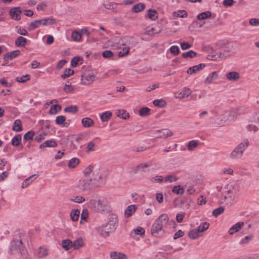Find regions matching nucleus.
<instances>
[{"mask_svg":"<svg viewBox=\"0 0 259 259\" xmlns=\"http://www.w3.org/2000/svg\"><path fill=\"white\" fill-rule=\"evenodd\" d=\"M197 53L193 50H190L187 52L183 53L182 56L184 58H193L197 56Z\"/></svg>","mask_w":259,"mask_h":259,"instance_id":"nucleus-36","label":"nucleus"},{"mask_svg":"<svg viewBox=\"0 0 259 259\" xmlns=\"http://www.w3.org/2000/svg\"><path fill=\"white\" fill-rule=\"evenodd\" d=\"M198 145V142L195 140H191L188 144V148L189 150H192Z\"/></svg>","mask_w":259,"mask_h":259,"instance_id":"nucleus-50","label":"nucleus"},{"mask_svg":"<svg viewBox=\"0 0 259 259\" xmlns=\"http://www.w3.org/2000/svg\"><path fill=\"white\" fill-rule=\"evenodd\" d=\"M172 191L173 193L178 195H182L184 193L183 188L181 187L180 185L174 187Z\"/></svg>","mask_w":259,"mask_h":259,"instance_id":"nucleus-45","label":"nucleus"},{"mask_svg":"<svg viewBox=\"0 0 259 259\" xmlns=\"http://www.w3.org/2000/svg\"><path fill=\"white\" fill-rule=\"evenodd\" d=\"M12 130L15 132H19L22 131V122L20 119H16L13 124Z\"/></svg>","mask_w":259,"mask_h":259,"instance_id":"nucleus-26","label":"nucleus"},{"mask_svg":"<svg viewBox=\"0 0 259 259\" xmlns=\"http://www.w3.org/2000/svg\"><path fill=\"white\" fill-rule=\"evenodd\" d=\"M61 244L62 248L66 251L73 248V242L69 239H63Z\"/></svg>","mask_w":259,"mask_h":259,"instance_id":"nucleus-19","label":"nucleus"},{"mask_svg":"<svg viewBox=\"0 0 259 259\" xmlns=\"http://www.w3.org/2000/svg\"><path fill=\"white\" fill-rule=\"evenodd\" d=\"M23 235L20 231H16L12 240L9 252L11 254L20 253L23 258H27L28 256V252L25 247L22 239Z\"/></svg>","mask_w":259,"mask_h":259,"instance_id":"nucleus-1","label":"nucleus"},{"mask_svg":"<svg viewBox=\"0 0 259 259\" xmlns=\"http://www.w3.org/2000/svg\"><path fill=\"white\" fill-rule=\"evenodd\" d=\"M170 52L174 55L177 56L180 53L179 48L177 46H172L170 48Z\"/></svg>","mask_w":259,"mask_h":259,"instance_id":"nucleus-56","label":"nucleus"},{"mask_svg":"<svg viewBox=\"0 0 259 259\" xmlns=\"http://www.w3.org/2000/svg\"><path fill=\"white\" fill-rule=\"evenodd\" d=\"M173 15L180 18H186L188 16V13L185 10H179L177 12H174Z\"/></svg>","mask_w":259,"mask_h":259,"instance_id":"nucleus-42","label":"nucleus"},{"mask_svg":"<svg viewBox=\"0 0 259 259\" xmlns=\"http://www.w3.org/2000/svg\"><path fill=\"white\" fill-rule=\"evenodd\" d=\"M90 207L96 211H104L107 209V201L105 199L96 200L90 199L88 202Z\"/></svg>","mask_w":259,"mask_h":259,"instance_id":"nucleus-4","label":"nucleus"},{"mask_svg":"<svg viewBox=\"0 0 259 259\" xmlns=\"http://www.w3.org/2000/svg\"><path fill=\"white\" fill-rule=\"evenodd\" d=\"M72 39L75 41H79L81 40V34L77 31H74L71 34Z\"/></svg>","mask_w":259,"mask_h":259,"instance_id":"nucleus-46","label":"nucleus"},{"mask_svg":"<svg viewBox=\"0 0 259 259\" xmlns=\"http://www.w3.org/2000/svg\"><path fill=\"white\" fill-rule=\"evenodd\" d=\"M135 234L142 235L145 233V230L144 228L140 227H137L136 229L133 230Z\"/></svg>","mask_w":259,"mask_h":259,"instance_id":"nucleus-63","label":"nucleus"},{"mask_svg":"<svg viewBox=\"0 0 259 259\" xmlns=\"http://www.w3.org/2000/svg\"><path fill=\"white\" fill-rule=\"evenodd\" d=\"M80 215V211L78 209L72 210L70 214V218L73 222H76L78 220Z\"/></svg>","mask_w":259,"mask_h":259,"instance_id":"nucleus-33","label":"nucleus"},{"mask_svg":"<svg viewBox=\"0 0 259 259\" xmlns=\"http://www.w3.org/2000/svg\"><path fill=\"white\" fill-rule=\"evenodd\" d=\"M147 16L151 20H156L158 18V13L155 10L149 9Z\"/></svg>","mask_w":259,"mask_h":259,"instance_id":"nucleus-32","label":"nucleus"},{"mask_svg":"<svg viewBox=\"0 0 259 259\" xmlns=\"http://www.w3.org/2000/svg\"><path fill=\"white\" fill-rule=\"evenodd\" d=\"M145 7L144 3H140L133 6L132 11L135 13H139L143 11L145 9Z\"/></svg>","mask_w":259,"mask_h":259,"instance_id":"nucleus-28","label":"nucleus"},{"mask_svg":"<svg viewBox=\"0 0 259 259\" xmlns=\"http://www.w3.org/2000/svg\"><path fill=\"white\" fill-rule=\"evenodd\" d=\"M218 73L215 71L212 72L211 74H210L205 79L204 81L205 84H210L212 83V81L214 79H216L218 78Z\"/></svg>","mask_w":259,"mask_h":259,"instance_id":"nucleus-25","label":"nucleus"},{"mask_svg":"<svg viewBox=\"0 0 259 259\" xmlns=\"http://www.w3.org/2000/svg\"><path fill=\"white\" fill-rule=\"evenodd\" d=\"M83 63V59L78 56L73 57L71 60L70 65L72 67H75L79 64Z\"/></svg>","mask_w":259,"mask_h":259,"instance_id":"nucleus-23","label":"nucleus"},{"mask_svg":"<svg viewBox=\"0 0 259 259\" xmlns=\"http://www.w3.org/2000/svg\"><path fill=\"white\" fill-rule=\"evenodd\" d=\"M48 254V251L47 250L42 248L39 247V252H38V256L39 257H44L46 256H47Z\"/></svg>","mask_w":259,"mask_h":259,"instance_id":"nucleus-60","label":"nucleus"},{"mask_svg":"<svg viewBox=\"0 0 259 259\" xmlns=\"http://www.w3.org/2000/svg\"><path fill=\"white\" fill-rule=\"evenodd\" d=\"M57 143L54 139L47 140L39 145V148L42 149L47 147H56L57 146Z\"/></svg>","mask_w":259,"mask_h":259,"instance_id":"nucleus-16","label":"nucleus"},{"mask_svg":"<svg viewBox=\"0 0 259 259\" xmlns=\"http://www.w3.org/2000/svg\"><path fill=\"white\" fill-rule=\"evenodd\" d=\"M249 24L253 26H259V19L252 18L249 20Z\"/></svg>","mask_w":259,"mask_h":259,"instance_id":"nucleus-64","label":"nucleus"},{"mask_svg":"<svg viewBox=\"0 0 259 259\" xmlns=\"http://www.w3.org/2000/svg\"><path fill=\"white\" fill-rule=\"evenodd\" d=\"M243 226V222H240L233 225L229 230L228 233L230 235H233L239 232Z\"/></svg>","mask_w":259,"mask_h":259,"instance_id":"nucleus-15","label":"nucleus"},{"mask_svg":"<svg viewBox=\"0 0 259 259\" xmlns=\"http://www.w3.org/2000/svg\"><path fill=\"white\" fill-rule=\"evenodd\" d=\"M38 177V175L34 174L27 178L22 184L21 187L24 189L29 186L33 180L36 179Z\"/></svg>","mask_w":259,"mask_h":259,"instance_id":"nucleus-21","label":"nucleus"},{"mask_svg":"<svg viewBox=\"0 0 259 259\" xmlns=\"http://www.w3.org/2000/svg\"><path fill=\"white\" fill-rule=\"evenodd\" d=\"M117 226V219L114 215H111L109 222L106 224L97 228V231L99 235L103 237L109 236L110 233L114 232Z\"/></svg>","mask_w":259,"mask_h":259,"instance_id":"nucleus-3","label":"nucleus"},{"mask_svg":"<svg viewBox=\"0 0 259 259\" xmlns=\"http://www.w3.org/2000/svg\"><path fill=\"white\" fill-rule=\"evenodd\" d=\"M71 200L73 202L80 203L84 202L85 201V198L82 196H76L73 197V198L71 199Z\"/></svg>","mask_w":259,"mask_h":259,"instance_id":"nucleus-58","label":"nucleus"},{"mask_svg":"<svg viewBox=\"0 0 259 259\" xmlns=\"http://www.w3.org/2000/svg\"><path fill=\"white\" fill-rule=\"evenodd\" d=\"M155 222L156 223H158L162 229L166 227L168 224L175 225V222L174 220L170 221L168 215L165 213L161 214L158 219L155 220Z\"/></svg>","mask_w":259,"mask_h":259,"instance_id":"nucleus-6","label":"nucleus"},{"mask_svg":"<svg viewBox=\"0 0 259 259\" xmlns=\"http://www.w3.org/2000/svg\"><path fill=\"white\" fill-rule=\"evenodd\" d=\"M159 135L156 136L157 138H166L173 135V133L168 129H163L157 131Z\"/></svg>","mask_w":259,"mask_h":259,"instance_id":"nucleus-14","label":"nucleus"},{"mask_svg":"<svg viewBox=\"0 0 259 259\" xmlns=\"http://www.w3.org/2000/svg\"><path fill=\"white\" fill-rule=\"evenodd\" d=\"M79 159L76 157H74L69 160L68 163V166L70 168H74L79 164Z\"/></svg>","mask_w":259,"mask_h":259,"instance_id":"nucleus-38","label":"nucleus"},{"mask_svg":"<svg viewBox=\"0 0 259 259\" xmlns=\"http://www.w3.org/2000/svg\"><path fill=\"white\" fill-rule=\"evenodd\" d=\"M81 123L83 127L89 128L94 125V120L90 117H84L81 120Z\"/></svg>","mask_w":259,"mask_h":259,"instance_id":"nucleus-20","label":"nucleus"},{"mask_svg":"<svg viewBox=\"0 0 259 259\" xmlns=\"http://www.w3.org/2000/svg\"><path fill=\"white\" fill-rule=\"evenodd\" d=\"M102 56L105 58H110L113 56V53L109 50H106L102 53Z\"/></svg>","mask_w":259,"mask_h":259,"instance_id":"nucleus-62","label":"nucleus"},{"mask_svg":"<svg viewBox=\"0 0 259 259\" xmlns=\"http://www.w3.org/2000/svg\"><path fill=\"white\" fill-rule=\"evenodd\" d=\"M243 154V143H240L231 153L230 157L233 159H238L242 157Z\"/></svg>","mask_w":259,"mask_h":259,"instance_id":"nucleus-9","label":"nucleus"},{"mask_svg":"<svg viewBox=\"0 0 259 259\" xmlns=\"http://www.w3.org/2000/svg\"><path fill=\"white\" fill-rule=\"evenodd\" d=\"M137 207L135 204H132L127 206L124 211V215L126 218H129L135 212Z\"/></svg>","mask_w":259,"mask_h":259,"instance_id":"nucleus-18","label":"nucleus"},{"mask_svg":"<svg viewBox=\"0 0 259 259\" xmlns=\"http://www.w3.org/2000/svg\"><path fill=\"white\" fill-rule=\"evenodd\" d=\"M66 121V117L63 115L58 116L55 120V122L57 125H63Z\"/></svg>","mask_w":259,"mask_h":259,"instance_id":"nucleus-48","label":"nucleus"},{"mask_svg":"<svg viewBox=\"0 0 259 259\" xmlns=\"http://www.w3.org/2000/svg\"><path fill=\"white\" fill-rule=\"evenodd\" d=\"M74 73V71L73 70H72L70 68L66 69L64 71V73L61 75V77L64 79L66 78L73 75Z\"/></svg>","mask_w":259,"mask_h":259,"instance_id":"nucleus-44","label":"nucleus"},{"mask_svg":"<svg viewBox=\"0 0 259 259\" xmlns=\"http://www.w3.org/2000/svg\"><path fill=\"white\" fill-rule=\"evenodd\" d=\"M110 257L112 259H127V258L125 254L116 251L111 252Z\"/></svg>","mask_w":259,"mask_h":259,"instance_id":"nucleus-22","label":"nucleus"},{"mask_svg":"<svg viewBox=\"0 0 259 259\" xmlns=\"http://www.w3.org/2000/svg\"><path fill=\"white\" fill-rule=\"evenodd\" d=\"M112 116V113L110 111H106L103 113L100 116L101 120L103 121H107Z\"/></svg>","mask_w":259,"mask_h":259,"instance_id":"nucleus-39","label":"nucleus"},{"mask_svg":"<svg viewBox=\"0 0 259 259\" xmlns=\"http://www.w3.org/2000/svg\"><path fill=\"white\" fill-rule=\"evenodd\" d=\"M226 76L228 80L232 81L238 80L240 77L239 73L236 71L229 72L226 74Z\"/></svg>","mask_w":259,"mask_h":259,"instance_id":"nucleus-17","label":"nucleus"},{"mask_svg":"<svg viewBox=\"0 0 259 259\" xmlns=\"http://www.w3.org/2000/svg\"><path fill=\"white\" fill-rule=\"evenodd\" d=\"M151 235L155 237H160L163 236L165 234L164 229L160 227L159 224L156 223L155 222L153 224L151 229Z\"/></svg>","mask_w":259,"mask_h":259,"instance_id":"nucleus-7","label":"nucleus"},{"mask_svg":"<svg viewBox=\"0 0 259 259\" xmlns=\"http://www.w3.org/2000/svg\"><path fill=\"white\" fill-rule=\"evenodd\" d=\"M96 76L92 73L89 72L81 75V83L85 85L91 84L95 79Z\"/></svg>","mask_w":259,"mask_h":259,"instance_id":"nucleus-8","label":"nucleus"},{"mask_svg":"<svg viewBox=\"0 0 259 259\" xmlns=\"http://www.w3.org/2000/svg\"><path fill=\"white\" fill-rule=\"evenodd\" d=\"M93 166L89 165L86 167L83 170L84 177H90L89 175L93 171Z\"/></svg>","mask_w":259,"mask_h":259,"instance_id":"nucleus-55","label":"nucleus"},{"mask_svg":"<svg viewBox=\"0 0 259 259\" xmlns=\"http://www.w3.org/2000/svg\"><path fill=\"white\" fill-rule=\"evenodd\" d=\"M21 52L18 50H15L10 52H8L4 56L3 59L5 61H8L19 56Z\"/></svg>","mask_w":259,"mask_h":259,"instance_id":"nucleus-12","label":"nucleus"},{"mask_svg":"<svg viewBox=\"0 0 259 259\" xmlns=\"http://www.w3.org/2000/svg\"><path fill=\"white\" fill-rule=\"evenodd\" d=\"M95 146V143L93 141H90L88 143L87 152L90 151H94L95 150L94 147Z\"/></svg>","mask_w":259,"mask_h":259,"instance_id":"nucleus-57","label":"nucleus"},{"mask_svg":"<svg viewBox=\"0 0 259 259\" xmlns=\"http://www.w3.org/2000/svg\"><path fill=\"white\" fill-rule=\"evenodd\" d=\"M206 65L205 64L201 63L198 65L190 67L188 68L187 71V73L190 75L196 73V72L201 70Z\"/></svg>","mask_w":259,"mask_h":259,"instance_id":"nucleus-13","label":"nucleus"},{"mask_svg":"<svg viewBox=\"0 0 259 259\" xmlns=\"http://www.w3.org/2000/svg\"><path fill=\"white\" fill-rule=\"evenodd\" d=\"M84 245V242L82 238H79L73 242V248L78 249Z\"/></svg>","mask_w":259,"mask_h":259,"instance_id":"nucleus-27","label":"nucleus"},{"mask_svg":"<svg viewBox=\"0 0 259 259\" xmlns=\"http://www.w3.org/2000/svg\"><path fill=\"white\" fill-rule=\"evenodd\" d=\"M55 23V19L51 17L42 19L40 20H36L30 23L28 29L29 31H31L37 28L40 25L46 26L52 25Z\"/></svg>","mask_w":259,"mask_h":259,"instance_id":"nucleus-5","label":"nucleus"},{"mask_svg":"<svg viewBox=\"0 0 259 259\" xmlns=\"http://www.w3.org/2000/svg\"><path fill=\"white\" fill-rule=\"evenodd\" d=\"M225 211V207L224 206H220L216 209H214L212 212V215L214 217H217L222 214Z\"/></svg>","mask_w":259,"mask_h":259,"instance_id":"nucleus-43","label":"nucleus"},{"mask_svg":"<svg viewBox=\"0 0 259 259\" xmlns=\"http://www.w3.org/2000/svg\"><path fill=\"white\" fill-rule=\"evenodd\" d=\"M22 141V137L20 134L16 135L11 140V144L14 146H18Z\"/></svg>","mask_w":259,"mask_h":259,"instance_id":"nucleus-29","label":"nucleus"},{"mask_svg":"<svg viewBox=\"0 0 259 259\" xmlns=\"http://www.w3.org/2000/svg\"><path fill=\"white\" fill-rule=\"evenodd\" d=\"M58 108V110H60L61 109V106L60 105L56 104L52 106L50 109L49 113L51 114H55L58 112V110L57 108Z\"/></svg>","mask_w":259,"mask_h":259,"instance_id":"nucleus-49","label":"nucleus"},{"mask_svg":"<svg viewBox=\"0 0 259 259\" xmlns=\"http://www.w3.org/2000/svg\"><path fill=\"white\" fill-rule=\"evenodd\" d=\"M15 45L18 47H24L27 43V39L23 36H19L15 40Z\"/></svg>","mask_w":259,"mask_h":259,"instance_id":"nucleus-24","label":"nucleus"},{"mask_svg":"<svg viewBox=\"0 0 259 259\" xmlns=\"http://www.w3.org/2000/svg\"><path fill=\"white\" fill-rule=\"evenodd\" d=\"M116 115L123 119H126L130 117L129 113L126 112V111L124 110H118L116 111Z\"/></svg>","mask_w":259,"mask_h":259,"instance_id":"nucleus-31","label":"nucleus"},{"mask_svg":"<svg viewBox=\"0 0 259 259\" xmlns=\"http://www.w3.org/2000/svg\"><path fill=\"white\" fill-rule=\"evenodd\" d=\"M93 177H86L82 178L78 182L77 187L82 191H89L100 186L103 184L101 175L95 172L93 174Z\"/></svg>","mask_w":259,"mask_h":259,"instance_id":"nucleus-2","label":"nucleus"},{"mask_svg":"<svg viewBox=\"0 0 259 259\" xmlns=\"http://www.w3.org/2000/svg\"><path fill=\"white\" fill-rule=\"evenodd\" d=\"M199 233L200 232L197 229V228H195L189 231L188 233V236L192 239H195L199 237Z\"/></svg>","mask_w":259,"mask_h":259,"instance_id":"nucleus-35","label":"nucleus"},{"mask_svg":"<svg viewBox=\"0 0 259 259\" xmlns=\"http://www.w3.org/2000/svg\"><path fill=\"white\" fill-rule=\"evenodd\" d=\"M74 90V88L73 85L71 84V83L69 84L65 83L64 84V88L63 89L64 92H65L67 94H69L72 93Z\"/></svg>","mask_w":259,"mask_h":259,"instance_id":"nucleus-47","label":"nucleus"},{"mask_svg":"<svg viewBox=\"0 0 259 259\" xmlns=\"http://www.w3.org/2000/svg\"><path fill=\"white\" fill-rule=\"evenodd\" d=\"M29 80H30V75L28 74H26L20 77H17L16 78V80L19 82H25Z\"/></svg>","mask_w":259,"mask_h":259,"instance_id":"nucleus-52","label":"nucleus"},{"mask_svg":"<svg viewBox=\"0 0 259 259\" xmlns=\"http://www.w3.org/2000/svg\"><path fill=\"white\" fill-rule=\"evenodd\" d=\"M150 109L148 107H142L139 110V114L142 116H145L149 114Z\"/></svg>","mask_w":259,"mask_h":259,"instance_id":"nucleus-53","label":"nucleus"},{"mask_svg":"<svg viewBox=\"0 0 259 259\" xmlns=\"http://www.w3.org/2000/svg\"><path fill=\"white\" fill-rule=\"evenodd\" d=\"M237 117L236 113L235 111H231L229 112L228 113V117L227 118V120L231 121L235 120Z\"/></svg>","mask_w":259,"mask_h":259,"instance_id":"nucleus-54","label":"nucleus"},{"mask_svg":"<svg viewBox=\"0 0 259 259\" xmlns=\"http://www.w3.org/2000/svg\"><path fill=\"white\" fill-rule=\"evenodd\" d=\"M65 112L76 113L78 111V107L75 105H71L66 107L64 109Z\"/></svg>","mask_w":259,"mask_h":259,"instance_id":"nucleus-40","label":"nucleus"},{"mask_svg":"<svg viewBox=\"0 0 259 259\" xmlns=\"http://www.w3.org/2000/svg\"><path fill=\"white\" fill-rule=\"evenodd\" d=\"M192 93L191 90L187 87L184 88L181 91L175 93L176 98L179 99H184L188 97Z\"/></svg>","mask_w":259,"mask_h":259,"instance_id":"nucleus-11","label":"nucleus"},{"mask_svg":"<svg viewBox=\"0 0 259 259\" xmlns=\"http://www.w3.org/2000/svg\"><path fill=\"white\" fill-rule=\"evenodd\" d=\"M22 12L21 7H17L11 8L9 11V14L13 19L18 21L21 19L20 15Z\"/></svg>","mask_w":259,"mask_h":259,"instance_id":"nucleus-10","label":"nucleus"},{"mask_svg":"<svg viewBox=\"0 0 259 259\" xmlns=\"http://www.w3.org/2000/svg\"><path fill=\"white\" fill-rule=\"evenodd\" d=\"M209 224L206 222L201 223L197 228V229L199 232H203L208 229Z\"/></svg>","mask_w":259,"mask_h":259,"instance_id":"nucleus-41","label":"nucleus"},{"mask_svg":"<svg viewBox=\"0 0 259 259\" xmlns=\"http://www.w3.org/2000/svg\"><path fill=\"white\" fill-rule=\"evenodd\" d=\"M35 135V132L33 131H29L25 133L23 137V141L26 142L27 141L32 140L33 137Z\"/></svg>","mask_w":259,"mask_h":259,"instance_id":"nucleus-34","label":"nucleus"},{"mask_svg":"<svg viewBox=\"0 0 259 259\" xmlns=\"http://www.w3.org/2000/svg\"><path fill=\"white\" fill-rule=\"evenodd\" d=\"M153 104L154 106L160 108L165 107L166 105V103L163 99H156L153 101Z\"/></svg>","mask_w":259,"mask_h":259,"instance_id":"nucleus-37","label":"nucleus"},{"mask_svg":"<svg viewBox=\"0 0 259 259\" xmlns=\"http://www.w3.org/2000/svg\"><path fill=\"white\" fill-rule=\"evenodd\" d=\"M130 51V48H125L122 49L121 51L118 53V57H122L127 55Z\"/></svg>","mask_w":259,"mask_h":259,"instance_id":"nucleus-59","label":"nucleus"},{"mask_svg":"<svg viewBox=\"0 0 259 259\" xmlns=\"http://www.w3.org/2000/svg\"><path fill=\"white\" fill-rule=\"evenodd\" d=\"M178 180V177L174 175H168L164 178L165 182L172 183L173 182H176Z\"/></svg>","mask_w":259,"mask_h":259,"instance_id":"nucleus-51","label":"nucleus"},{"mask_svg":"<svg viewBox=\"0 0 259 259\" xmlns=\"http://www.w3.org/2000/svg\"><path fill=\"white\" fill-rule=\"evenodd\" d=\"M16 28L18 29L17 30L18 33L24 36H27L28 35V33L25 29L22 28L20 27H18V26H16Z\"/></svg>","mask_w":259,"mask_h":259,"instance_id":"nucleus-61","label":"nucleus"},{"mask_svg":"<svg viewBox=\"0 0 259 259\" xmlns=\"http://www.w3.org/2000/svg\"><path fill=\"white\" fill-rule=\"evenodd\" d=\"M211 16V13L210 11H205L201 13H199L197 16V19L199 20H202L210 18Z\"/></svg>","mask_w":259,"mask_h":259,"instance_id":"nucleus-30","label":"nucleus"}]
</instances>
